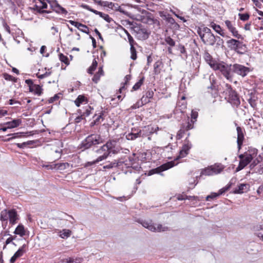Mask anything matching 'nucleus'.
Listing matches in <instances>:
<instances>
[{
  "label": "nucleus",
  "instance_id": "f257e3e1",
  "mask_svg": "<svg viewBox=\"0 0 263 263\" xmlns=\"http://www.w3.org/2000/svg\"><path fill=\"white\" fill-rule=\"evenodd\" d=\"M121 150V147L118 144L116 140H109L96 151V152L100 155L97 158V162H100L106 159L111 154H118Z\"/></svg>",
  "mask_w": 263,
  "mask_h": 263
},
{
  "label": "nucleus",
  "instance_id": "f03ea898",
  "mask_svg": "<svg viewBox=\"0 0 263 263\" xmlns=\"http://www.w3.org/2000/svg\"><path fill=\"white\" fill-rule=\"evenodd\" d=\"M19 220V215L15 209L9 210H4L0 213V220L2 221V227L5 229L8 222L11 226L15 224Z\"/></svg>",
  "mask_w": 263,
  "mask_h": 263
},
{
  "label": "nucleus",
  "instance_id": "7ed1b4c3",
  "mask_svg": "<svg viewBox=\"0 0 263 263\" xmlns=\"http://www.w3.org/2000/svg\"><path fill=\"white\" fill-rule=\"evenodd\" d=\"M214 70H219L223 76L230 81L233 79V65L228 64L224 62H218Z\"/></svg>",
  "mask_w": 263,
  "mask_h": 263
},
{
  "label": "nucleus",
  "instance_id": "20e7f679",
  "mask_svg": "<svg viewBox=\"0 0 263 263\" xmlns=\"http://www.w3.org/2000/svg\"><path fill=\"white\" fill-rule=\"evenodd\" d=\"M102 142V138L98 134H91L87 136L81 144V148L84 149L90 148L91 146L99 144Z\"/></svg>",
  "mask_w": 263,
  "mask_h": 263
},
{
  "label": "nucleus",
  "instance_id": "39448f33",
  "mask_svg": "<svg viewBox=\"0 0 263 263\" xmlns=\"http://www.w3.org/2000/svg\"><path fill=\"white\" fill-rule=\"evenodd\" d=\"M138 222L143 227L152 232H164L168 230L167 227L160 224L154 223L151 220L139 219Z\"/></svg>",
  "mask_w": 263,
  "mask_h": 263
},
{
  "label": "nucleus",
  "instance_id": "423d86ee",
  "mask_svg": "<svg viewBox=\"0 0 263 263\" xmlns=\"http://www.w3.org/2000/svg\"><path fill=\"white\" fill-rule=\"evenodd\" d=\"M226 86L228 88V91L229 93L228 97V101L233 106L238 107L240 104V99L238 95L232 89L231 85L227 84Z\"/></svg>",
  "mask_w": 263,
  "mask_h": 263
},
{
  "label": "nucleus",
  "instance_id": "0eeeda50",
  "mask_svg": "<svg viewBox=\"0 0 263 263\" xmlns=\"http://www.w3.org/2000/svg\"><path fill=\"white\" fill-rule=\"evenodd\" d=\"M251 71L250 68L239 64H233V74L245 77Z\"/></svg>",
  "mask_w": 263,
  "mask_h": 263
},
{
  "label": "nucleus",
  "instance_id": "6e6552de",
  "mask_svg": "<svg viewBox=\"0 0 263 263\" xmlns=\"http://www.w3.org/2000/svg\"><path fill=\"white\" fill-rule=\"evenodd\" d=\"M176 165L174 161H170L164 164H163L159 167L150 170L148 173V175L151 176L154 174H159L163 171H166L169 168H172Z\"/></svg>",
  "mask_w": 263,
  "mask_h": 263
},
{
  "label": "nucleus",
  "instance_id": "1a4fd4ad",
  "mask_svg": "<svg viewBox=\"0 0 263 263\" xmlns=\"http://www.w3.org/2000/svg\"><path fill=\"white\" fill-rule=\"evenodd\" d=\"M199 34L204 44L211 46H213L215 44V36L212 33L202 34V32H200L199 33Z\"/></svg>",
  "mask_w": 263,
  "mask_h": 263
},
{
  "label": "nucleus",
  "instance_id": "9d476101",
  "mask_svg": "<svg viewBox=\"0 0 263 263\" xmlns=\"http://www.w3.org/2000/svg\"><path fill=\"white\" fill-rule=\"evenodd\" d=\"M159 130V127L157 126H153L151 125H147L144 126L142 129H140L141 137L145 138L147 136H151V135L156 133L157 130Z\"/></svg>",
  "mask_w": 263,
  "mask_h": 263
},
{
  "label": "nucleus",
  "instance_id": "9b49d317",
  "mask_svg": "<svg viewBox=\"0 0 263 263\" xmlns=\"http://www.w3.org/2000/svg\"><path fill=\"white\" fill-rule=\"evenodd\" d=\"M227 44L229 48L237 52H239V49H242V47L245 46L241 42L235 39H231L227 41Z\"/></svg>",
  "mask_w": 263,
  "mask_h": 263
},
{
  "label": "nucleus",
  "instance_id": "f8f14e48",
  "mask_svg": "<svg viewBox=\"0 0 263 263\" xmlns=\"http://www.w3.org/2000/svg\"><path fill=\"white\" fill-rule=\"evenodd\" d=\"M224 24L228 29L231 32L233 36L239 39L241 38V35L238 33V31L235 27L234 24L229 21L226 20L224 21Z\"/></svg>",
  "mask_w": 263,
  "mask_h": 263
},
{
  "label": "nucleus",
  "instance_id": "ddd939ff",
  "mask_svg": "<svg viewBox=\"0 0 263 263\" xmlns=\"http://www.w3.org/2000/svg\"><path fill=\"white\" fill-rule=\"evenodd\" d=\"M192 145L191 143L187 140H185L184 143L182 146L181 149L180 151L179 157L184 158L189 154L190 149L191 148Z\"/></svg>",
  "mask_w": 263,
  "mask_h": 263
},
{
  "label": "nucleus",
  "instance_id": "4468645a",
  "mask_svg": "<svg viewBox=\"0 0 263 263\" xmlns=\"http://www.w3.org/2000/svg\"><path fill=\"white\" fill-rule=\"evenodd\" d=\"M33 2L34 3V6L39 12L48 13V11L46 10H42L47 8L48 5L46 3L42 0H33Z\"/></svg>",
  "mask_w": 263,
  "mask_h": 263
},
{
  "label": "nucleus",
  "instance_id": "2eb2a0df",
  "mask_svg": "<svg viewBox=\"0 0 263 263\" xmlns=\"http://www.w3.org/2000/svg\"><path fill=\"white\" fill-rule=\"evenodd\" d=\"M203 57L206 62L214 69L218 62L214 60L211 54L208 52H204Z\"/></svg>",
  "mask_w": 263,
  "mask_h": 263
},
{
  "label": "nucleus",
  "instance_id": "dca6fc26",
  "mask_svg": "<svg viewBox=\"0 0 263 263\" xmlns=\"http://www.w3.org/2000/svg\"><path fill=\"white\" fill-rule=\"evenodd\" d=\"M237 130V146L238 151H239L241 149V145L243 143V139H244V135L242 131V129L239 126H237L236 128Z\"/></svg>",
  "mask_w": 263,
  "mask_h": 263
},
{
  "label": "nucleus",
  "instance_id": "f3484780",
  "mask_svg": "<svg viewBox=\"0 0 263 263\" xmlns=\"http://www.w3.org/2000/svg\"><path fill=\"white\" fill-rule=\"evenodd\" d=\"M126 139L128 140H134L137 138L141 137V135L140 129L136 130L132 129V132L128 133L126 136Z\"/></svg>",
  "mask_w": 263,
  "mask_h": 263
},
{
  "label": "nucleus",
  "instance_id": "a211bd4d",
  "mask_svg": "<svg viewBox=\"0 0 263 263\" xmlns=\"http://www.w3.org/2000/svg\"><path fill=\"white\" fill-rule=\"evenodd\" d=\"M250 186L248 184L242 183L239 184L234 190L235 194H242L247 192L249 190Z\"/></svg>",
  "mask_w": 263,
  "mask_h": 263
},
{
  "label": "nucleus",
  "instance_id": "6ab92c4d",
  "mask_svg": "<svg viewBox=\"0 0 263 263\" xmlns=\"http://www.w3.org/2000/svg\"><path fill=\"white\" fill-rule=\"evenodd\" d=\"M213 175L220 174L224 169V166L221 163H215L211 165Z\"/></svg>",
  "mask_w": 263,
  "mask_h": 263
},
{
  "label": "nucleus",
  "instance_id": "aec40b11",
  "mask_svg": "<svg viewBox=\"0 0 263 263\" xmlns=\"http://www.w3.org/2000/svg\"><path fill=\"white\" fill-rule=\"evenodd\" d=\"M210 27L215 30L218 34L222 37L226 36V33L220 25L216 24L214 22H212L210 24Z\"/></svg>",
  "mask_w": 263,
  "mask_h": 263
},
{
  "label": "nucleus",
  "instance_id": "412c9836",
  "mask_svg": "<svg viewBox=\"0 0 263 263\" xmlns=\"http://www.w3.org/2000/svg\"><path fill=\"white\" fill-rule=\"evenodd\" d=\"M251 160L248 158V157H246L243 159V160H240L238 166L236 168V172H238L243 168H244L248 164L251 162Z\"/></svg>",
  "mask_w": 263,
  "mask_h": 263
},
{
  "label": "nucleus",
  "instance_id": "4be33fe9",
  "mask_svg": "<svg viewBox=\"0 0 263 263\" xmlns=\"http://www.w3.org/2000/svg\"><path fill=\"white\" fill-rule=\"evenodd\" d=\"M29 91L38 96H41L43 93V89L41 86L34 84L33 86L30 87Z\"/></svg>",
  "mask_w": 263,
  "mask_h": 263
},
{
  "label": "nucleus",
  "instance_id": "5701e85b",
  "mask_svg": "<svg viewBox=\"0 0 263 263\" xmlns=\"http://www.w3.org/2000/svg\"><path fill=\"white\" fill-rule=\"evenodd\" d=\"M258 150L255 148H249L248 151L246 152V156L252 161L254 158L257 157Z\"/></svg>",
  "mask_w": 263,
  "mask_h": 263
},
{
  "label": "nucleus",
  "instance_id": "b1692460",
  "mask_svg": "<svg viewBox=\"0 0 263 263\" xmlns=\"http://www.w3.org/2000/svg\"><path fill=\"white\" fill-rule=\"evenodd\" d=\"M22 123L20 119H14L12 121L7 122L4 123V125L8 126L9 128H13L18 127Z\"/></svg>",
  "mask_w": 263,
  "mask_h": 263
},
{
  "label": "nucleus",
  "instance_id": "393cba45",
  "mask_svg": "<svg viewBox=\"0 0 263 263\" xmlns=\"http://www.w3.org/2000/svg\"><path fill=\"white\" fill-rule=\"evenodd\" d=\"M14 233L20 237H23L26 235L25 227L22 224H19L15 228Z\"/></svg>",
  "mask_w": 263,
  "mask_h": 263
},
{
  "label": "nucleus",
  "instance_id": "a878e982",
  "mask_svg": "<svg viewBox=\"0 0 263 263\" xmlns=\"http://www.w3.org/2000/svg\"><path fill=\"white\" fill-rule=\"evenodd\" d=\"M87 98L83 95H79L74 101V103L78 107H79L81 104L87 103Z\"/></svg>",
  "mask_w": 263,
  "mask_h": 263
},
{
  "label": "nucleus",
  "instance_id": "bb28decb",
  "mask_svg": "<svg viewBox=\"0 0 263 263\" xmlns=\"http://www.w3.org/2000/svg\"><path fill=\"white\" fill-rule=\"evenodd\" d=\"M69 22L71 25L74 26V27L77 26H82V28H84V30H82V32L86 34L89 33V29L86 25L72 20H70Z\"/></svg>",
  "mask_w": 263,
  "mask_h": 263
},
{
  "label": "nucleus",
  "instance_id": "cd10ccee",
  "mask_svg": "<svg viewBox=\"0 0 263 263\" xmlns=\"http://www.w3.org/2000/svg\"><path fill=\"white\" fill-rule=\"evenodd\" d=\"M71 235V231L68 229H63L59 232V236L63 239H67Z\"/></svg>",
  "mask_w": 263,
  "mask_h": 263
},
{
  "label": "nucleus",
  "instance_id": "c85d7f7f",
  "mask_svg": "<svg viewBox=\"0 0 263 263\" xmlns=\"http://www.w3.org/2000/svg\"><path fill=\"white\" fill-rule=\"evenodd\" d=\"M92 110H93V108L92 107H91L89 105H87V106H86L84 111H83L82 112L81 110L79 109L78 110V112L80 114H82V116H84V118H85L86 117H88L91 114V111H92Z\"/></svg>",
  "mask_w": 263,
  "mask_h": 263
},
{
  "label": "nucleus",
  "instance_id": "c756f323",
  "mask_svg": "<svg viewBox=\"0 0 263 263\" xmlns=\"http://www.w3.org/2000/svg\"><path fill=\"white\" fill-rule=\"evenodd\" d=\"M203 175L204 176H213V173H212V168L211 166H209L207 167H205L201 170L200 172V176Z\"/></svg>",
  "mask_w": 263,
  "mask_h": 263
},
{
  "label": "nucleus",
  "instance_id": "7c9ffc66",
  "mask_svg": "<svg viewBox=\"0 0 263 263\" xmlns=\"http://www.w3.org/2000/svg\"><path fill=\"white\" fill-rule=\"evenodd\" d=\"M178 50L181 54V57L182 59L185 60L187 58V55L184 46L182 45H179L178 46Z\"/></svg>",
  "mask_w": 263,
  "mask_h": 263
},
{
  "label": "nucleus",
  "instance_id": "2f4dec72",
  "mask_svg": "<svg viewBox=\"0 0 263 263\" xmlns=\"http://www.w3.org/2000/svg\"><path fill=\"white\" fill-rule=\"evenodd\" d=\"M53 10L57 13L64 15H66L68 13L67 10L60 5L57 6V7Z\"/></svg>",
  "mask_w": 263,
  "mask_h": 263
},
{
  "label": "nucleus",
  "instance_id": "473e14b6",
  "mask_svg": "<svg viewBox=\"0 0 263 263\" xmlns=\"http://www.w3.org/2000/svg\"><path fill=\"white\" fill-rule=\"evenodd\" d=\"M119 162H118L116 160L114 161L108 162L107 164L103 166V169H110L114 167H117L119 166Z\"/></svg>",
  "mask_w": 263,
  "mask_h": 263
},
{
  "label": "nucleus",
  "instance_id": "72a5a7b5",
  "mask_svg": "<svg viewBox=\"0 0 263 263\" xmlns=\"http://www.w3.org/2000/svg\"><path fill=\"white\" fill-rule=\"evenodd\" d=\"M70 164L67 162L56 163L57 170L60 171H63L68 168Z\"/></svg>",
  "mask_w": 263,
  "mask_h": 263
},
{
  "label": "nucleus",
  "instance_id": "f704fd0d",
  "mask_svg": "<svg viewBox=\"0 0 263 263\" xmlns=\"http://www.w3.org/2000/svg\"><path fill=\"white\" fill-rule=\"evenodd\" d=\"M138 34L142 35V38L144 40L147 39L149 36V33L147 30L145 28H141L138 31Z\"/></svg>",
  "mask_w": 263,
  "mask_h": 263
},
{
  "label": "nucleus",
  "instance_id": "c9c22d12",
  "mask_svg": "<svg viewBox=\"0 0 263 263\" xmlns=\"http://www.w3.org/2000/svg\"><path fill=\"white\" fill-rule=\"evenodd\" d=\"M103 112L102 111L100 113V115L98 116H97V115H95L93 118L94 119L93 122H91V125H94L95 124H98L100 122V119L103 120Z\"/></svg>",
  "mask_w": 263,
  "mask_h": 263
},
{
  "label": "nucleus",
  "instance_id": "e433bc0d",
  "mask_svg": "<svg viewBox=\"0 0 263 263\" xmlns=\"http://www.w3.org/2000/svg\"><path fill=\"white\" fill-rule=\"evenodd\" d=\"M26 245H23L14 254L17 258L21 257L25 252Z\"/></svg>",
  "mask_w": 263,
  "mask_h": 263
},
{
  "label": "nucleus",
  "instance_id": "4c0bfd02",
  "mask_svg": "<svg viewBox=\"0 0 263 263\" xmlns=\"http://www.w3.org/2000/svg\"><path fill=\"white\" fill-rule=\"evenodd\" d=\"M98 65V62L96 60V59H94L92 61V63L91 64V65L89 67L88 69V73L90 74H92L93 71L96 69Z\"/></svg>",
  "mask_w": 263,
  "mask_h": 263
},
{
  "label": "nucleus",
  "instance_id": "58836bf2",
  "mask_svg": "<svg viewBox=\"0 0 263 263\" xmlns=\"http://www.w3.org/2000/svg\"><path fill=\"white\" fill-rule=\"evenodd\" d=\"M209 80L211 83V85L209 86H208V88H211L212 89H214L216 88L215 83L216 80L215 79V77L213 74H211L209 77Z\"/></svg>",
  "mask_w": 263,
  "mask_h": 263
},
{
  "label": "nucleus",
  "instance_id": "ea45409f",
  "mask_svg": "<svg viewBox=\"0 0 263 263\" xmlns=\"http://www.w3.org/2000/svg\"><path fill=\"white\" fill-rule=\"evenodd\" d=\"M186 131V130L185 128V125H182L179 130L178 132L176 138L177 139L179 140L181 139L184 134L185 132Z\"/></svg>",
  "mask_w": 263,
  "mask_h": 263
},
{
  "label": "nucleus",
  "instance_id": "a19ab883",
  "mask_svg": "<svg viewBox=\"0 0 263 263\" xmlns=\"http://www.w3.org/2000/svg\"><path fill=\"white\" fill-rule=\"evenodd\" d=\"M144 77L141 78L133 87L134 90H138L142 85L144 81Z\"/></svg>",
  "mask_w": 263,
  "mask_h": 263
},
{
  "label": "nucleus",
  "instance_id": "79ce46f5",
  "mask_svg": "<svg viewBox=\"0 0 263 263\" xmlns=\"http://www.w3.org/2000/svg\"><path fill=\"white\" fill-rule=\"evenodd\" d=\"M81 7L85 9H86L90 12H93V13L97 14V15H98L99 14V12L100 11H98L97 10H96L93 9H92L90 6H89L88 5H87L86 4H82L81 5Z\"/></svg>",
  "mask_w": 263,
  "mask_h": 263
},
{
  "label": "nucleus",
  "instance_id": "37998d69",
  "mask_svg": "<svg viewBox=\"0 0 263 263\" xmlns=\"http://www.w3.org/2000/svg\"><path fill=\"white\" fill-rule=\"evenodd\" d=\"M130 58L133 60H135L137 59V53L135 48L134 47L133 45H131L130 46Z\"/></svg>",
  "mask_w": 263,
  "mask_h": 263
},
{
  "label": "nucleus",
  "instance_id": "c03bdc74",
  "mask_svg": "<svg viewBox=\"0 0 263 263\" xmlns=\"http://www.w3.org/2000/svg\"><path fill=\"white\" fill-rule=\"evenodd\" d=\"M255 158H256L255 159V160L250 164V167L251 168L254 167L255 166H256L257 164H258L262 160V157L260 155H259L258 156H257Z\"/></svg>",
  "mask_w": 263,
  "mask_h": 263
},
{
  "label": "nucleus",
  "instance_id": "a18cd8bd",
  "mask_svg": "<svg viewBox=\"0 0 263 263\" xmlns=\"http://www.w3.org/2000/svg\"><path fill=\"white\" fill-rule=\"evenodd\" d=\"M165 42L171 47H174L175 45V42L170 36H166L165 38Z\"/></svg>",
  "mask_w": 263,
  "mask_h": 263
},
{
  "label": "nucleus",
  "instance_id": "49530a36",
  "mask_svg": "<svg viewBox=\"0 0 263 263\" xmlns=\"http://www.w3.org/2000/svg\"><path fill=\"white\" fill-rule=\"evenodd\" d=\"M59 59L62 62L65 63V64H69L68 59L67 57L64 55L63 54L60 53L59 54Z\"/></svg>",
  "mask_w": 263,
  "mask_h": 263
},
{
  "label": "nucleus",
  "instance_id": "de8ad7c7",
  "mask_svg": "<svg viewBox=\"0 0 263 263\" xmlns=\"http://www.w3.org/2000/svg\"><path fill=\"white\" fill-rule=\"evenodd\" d=\"M239 18L242 21H246L249 20L250 15L248 13H239Z\"/></svg>",
  "mask_w": 263,
  "mask_h": 263
},
{
  "label": "nucleus",
  "instance_id": "09e8293b",
  "mask_svg": "<svg viewBox=\"0 0 263 263\" xmlns=\"http://www.w3.org/2000/svg\"><path fill=\"white\" fill-rule=\"evenodd\" d=\"M4 78L6 80H7V81H13V82L16 81V79L15 78L13 77L11 75L9 74L8 73H5L4 74Z\"/></svg>",
  "mask_w": 263,
  "mask_h": 263
},
{
  "label": "nucleus",
  "instance_id": "8fccbe9b",
  "mask_svg": "<svg viewBox=\"0 0 263 263\" xmlns=\"http://www.w3.org/2000/svg\"><path fill=\"white\" fill-rule=\"evenodd\" d=\"M22 134V133H17L10 134L7 135L8 136H12V137L5 140V141H10L13 139H15V138L19 137L18 134Z\"/></svg>",
  "mask_w": 263,
  "mask_h": 263
},
{
  "label": "nucleus",
  "instance_id": "3c124183",
  "mask_svg": "<svg viewBox=\"0 0 263 263\" xmlns=\"http://www.w3.org/2000/svg\"><path fill=\"white\" fill-rule=\"evenodd\" d=\"M198 112L196 111L192 110L191 112V122L194 123L198 117Z\"/></svg>",
  "mask_w": 263,
  "mask_h": 263
},
{
  "label": "nucleus",
  "instance_id": "603ef678",
  "mask_svg": "<svg viewBox=\"0 0 263 263\" xmlns=\"http://www.w3.org/2000/svg\"><path fill=\"white\" fill-rule=\"evenodd\" d=\"M218 196L217 193H212L210 195L206 196V200L210 201L211 199L216 198Z\"/></svg>",
  "mask_w": 263,
  "mask_h": 263
},
{
  "label": "nucleus",
  "instance_id": "864d4df0",
  "mask_svg": "<svg viewBox=\"0 0 263 263\" xmlns=\"http://www.w3.org/2000/svg\"><path fill=\"white\" fill-rule=\"evenodd\" d=\"M160 62H157L154 64V72L155 74H158L160 72V70L159 69V66L160 65Z\"/></svg>",
  "mask_w": 263,
  "mask_h": 263
},
{
  "label": "nucleus",
  "instance_id": "5fc2aeb1",
  "mask_svg": "<svg viewBox=\"0 0 263 263\" xmlns=\"http://www.w3.org/2000/svg\"><path fill=\"white\" fill-rule=\"evenodd\" d=\"M10 236L9 238H8L6 241H5V245L4 246V249L5 248L6 246L8 245V244L12 243L13 245H16L14 242L12 241V236L10 234H8Z\"/></svg>",
  "mask_w": 263,
  "mask_h": 263
},
{
  "label": "nucleus",
  "instance_id": "6e6d98bb",
  "mask_svg": "<svg viewBox=\"0 0 263 263\" xmlns=\"http://www.w3.org/2000/svg\"><path fill=\"white\" fill-rule=\"evenodd\" d=\"M249 103L252 107L255 108L256 107V100L254 98H251L248 100Z\"/></svg>",
  "mask_w": 263,
  "mask_h": 263
},
{
  "label": "nucleus",
  "instance_id": "4d7b16f0",
  "mask_svg": "<svg viewBox=\"0 0 263 263\" xmlns=\"http://www.w3.org/2000/svg\"><path fill=\"white\" fill-rule=\"evenodd\" d=\"M9 104L10 105H16V107H17L18 105H21L22 104L21 103L18 101H17L15 99H10L9 100Z\"/></svg>",
  "mask_w": 263,
  "mask_h": 263
},
{
  "label": "nucleus",
  "instance_id": "13d9d810",
  "mask_svg": "<svg viewBox=\"0 0 263 263\" xmlns=\"http://www.w3.org/2000/svg\"><path fill=\"white\" fill-rule=\"evenodd\" d=\"M165 20L168 23L171 25H174L176 24L175 20L169 15L166 16Z\"/></svg>",
  "mask_w": 263,
  "mask_h": 263
},
{
  "label": "nucleus",
  "instance_id": "bf43d9fd",
  "mask_svg": "<svg viewBox=\"0 0 263 263\" xmlns=\"http://www.w3.org/2000/svg\"><path fill=\"white\" fill-rule=\"evenodd\" d=\"M43 167L46 168L47 170H57L56 164L43 165Z\"/></svg>",
  "mask_w": 263,
  "mask_h": 263
},
{
  "label": "nucleus",
  "instance_id": "052dcab7",
  "mask_svg": "<svg viewBox=\"0 0 263 263\" xmlns=\"http://www.w3.org/2000/svg\"><path fill=\"white\" fill-rule=\"evenodd\" d=\"M257 236L263 240V228H261L256 233Z\"/></svg>",
  "mask_w": 263,
  "mask_h": 263
},
{
  "label": "nucleus",
  "instance_id": "680f3d73",
  "mask_svg": "<svg viewBox=\"0 0 263 263\" xmlns=\"http://www.w3.org/2000/svg\"><path fill=\"white\" fill-rule=\"evenodd\" d=\"M49 3L52 10H53L57 7V6L59 5L58 2L55 0L50 1L49 2Z\"/></svg>",
  "mask_w": 263,
  "mask_h": 263
},
{
  "label": "nucleus",
  "instance_id": "e2e57ef3",
  "mask_svg": "<svg viewBox=\"0 0 263 263\" xmlns=\"http://www.w3.org/2000/svg\"><path fill=\"white\" fill-rule=\"evenodd\" d=\"M190 198H188V196L186 195H179L177 196V199L178 200H184L186 199H189Z\"/></svg>",
  "mask_w": 263,
  "mask_h": 263
},
{
  "label": "nucleus",
  "instance_id": "0e129e2a",
  "mask_svg": "<svg viewBox=\"0 0 263 263\" xmlns=\"http://www.w3.org/2000/svg\"><path fill=\"white\" fill-rule=\"evenodd\" d=\"M103 18L108 23H110L112 20V18L107 14H105Z\"/></svg>",
  "mask_w": 263,
  "mask_h": 263
},
{
  "label": "nucleus",
  "instance_id": "69168bd1",
  "mask_svg": "<svg viewBox=\"0 0 263 263\" xmlns=\"http://www.w3.org/2000/svg\"><path fill=\"white\" fill-rule=\"evenodd\" d=\"M25 83L28 85L29 86V89H30V87H31V86H33L34 84H33V82L32 80L31 79H27L25 80Z\"/></svg>",
  "mask_w": 263,
  "mask_h": 263
},
{
  "label": "nucleus",
  "instance_id": "338daca9",
  "mask_svg": "<svg viewBox=\"0 0 263 263\" xmlns=\"http://www.w3.org/2000/svg\"><path fill=\"white\" fill-rule=\"evenodd\" d=\"M100 76L98 74L96 73L93 76V77L92 78V81L97 83L98 82V81L100 80Z\"/></svg>",
  "mask_w": 263,
  "mask_h": 263
},
{
  "label": "nucleus",
  "instance_id": "774afa93",
  "mask_svg": "<svg viewBox=\"0 0 263 263\" xmlns=\"http://www.w3.org/2000/svg\"><path fill=\"white\" fill-rule=\"evenodd\" d=\"M202 31L203 33H202V34H207L212 33L211 29L208 27H204Z\"/></svg>",
  "mask_w": 263,
  "mask_h": 263
}]
</instances>
